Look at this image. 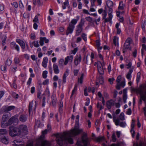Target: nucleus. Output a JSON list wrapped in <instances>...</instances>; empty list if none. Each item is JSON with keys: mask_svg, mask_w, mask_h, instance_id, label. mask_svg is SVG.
Wrapping results in <instances>:
<instances>
[{"mask_svg": "<svg viewBox=\"0 0 146 146\" xmlns=\"http://www.w3.org/2000/svg\"><path fill=\"white\" fill-rule=\"evenodd\" d=\"M137 50H135V51L133 53V55L134 57H135L136 56Z\"/></svg>", "mask_w": 146, "mask_h": 146, "instance_id": "nucleus-63", "label": "nucleus"}, {"mask_svg": "<svg viewBox=\"0 0 146 146\" xmlns=\"http://www.w3.org/2000/svg\"><path fill=\"white\" fill-rule=\"evenodd\" d=\"M137 92L139 93L141 99L146 102V92L143 93L139 90H137Z\"/></svg>", "mask_w": 146, "mask_h": 146, "instance_id": "nucleus-12", "label": "nucleus"}, {"mask_svg": "<svg viewBox=\"0 0 146 146\" xmlns=\"http://www.w3.org/2000/svg\"><path fill=\"white\" fill-rule=\"evenodd\" d=\"M77 90V85L75 86L74 89L73 90L72 92V95H73L76 92Z\"/></svg>", "mask_w": 146, "mask_h": 146, "instance_id": "nucleus-44", "label": "nucleus"}, {"mask_svg": "<svg viewBox=\"0 0 146 146\" xmlns=\"http://www.w3.org/2000/svg\"><path fill=\"white\" fill-rule=\"evenodd\" d=\"M119 38L116 36H115L113 39V43L115 45L117 46H119L118 43Z\"/></svg>", "mask_w": 146, "mask_h": 146, "instance_id": "nucleus-26", "label": "nucleus"}, {"mask_svg": "<svg viewBox=\"0 0 146 146\" xmlns=\"http://www.w3.org/2000/svg\"><path fill=\"white\" fill-rule=\"evenodd\" d=\"M15 108V107L13 106H10L7 107V110L8 111H10L13 109Z\"/></svg>", "mask_w": 146, "mask_h": 146, "instance_id": "nucleus-53", "label": "nucleus"}, {"mask_svg": "<svg viewBox=\"0 0 146 146\" xmlns=\"http://www.w3.org/2000/svg\"><path fill=\"white\" fill-rule=\"evenodd\" d=\"M99 57L101 61H98L95 62L94 65H97L98 72L101 74H104V68L105 64L104 63L103 57L100 54H99Z\"/></svg>", "mask_w": 146, "mask_h": 146, "instance_id": "nucleus-4", "label": "nucleus"}, {"mask_svg": "<svg viewBox=\"0 0 146 146\" xmlns=\"http://www.w3.org/2000/svg\"><path fill=\"white\" fill-rule=\"evenodd\" d=\"M132 41V39L130 38H128L125 41L124 45V49L123 50V52H125V49H127L129 48L130 44Z\"/></svg>", "mask_w": 146, "mask_h": 146, "instance_id": "nucleus-7", "label": "nucleus"}, {"mask_svg": "<svg viewBox=\"0 0 146 146\" xmlns=\"http://www.w3.org/2000/svg\"><path fill=\"white\" fill-rule=\"evenodd\" d=\"M96 44L99 52V53L100 50L102 49V47L100 46V42L99 40H97L96 41Z\"/></svg>", "mask_w": 146, "mask_h": 146, "instance_id": "nucleus-29", "label": "nucleus"}, {"mask_svg": "<svg viewBox=\"0 0 146 146\" xmlns=\"http://www.w3.org/2000/svg\"><path fill=\"white\" fill-rule=\"evenodd\" d=\"M19 7L21 9H23L24 7V6L23 4V3L21 0H20L19 2Z\"/></svg>", "mask_w": 146, "mask_h": 146, "instance_id": "nucleus-46", "label": "nucleus"}, {"mask_svg": "<svg viewBox=\"0 0 146 146\" xmlns=\"http://www.w3.org/2000/svg\"><path fill=\"white\" fill-rule=\"evenodd\" d=\"M73 56L72 55H70L67 56L65 58V61L64 62V65H66L68 62L72 63L73 60Z\"/></svg>", "mask_w": 146, "mask_h": 146, "instance_id": "nucleus-9", "label": "nucleus"}, {"mask_svg": "<svg viewBox=\"0 0 146 146\" xmlns=\"http://www.w3.org/2000/svg\"><path fill=\"white\" fill-rule=\"evenodd\" d=\"M84 60L85 61L86 60V63L87 64H88V56H87L86 57H84Z\"/></svg>", "mask_w": 146, "mask_h": 146, "instance_id": "nucleus-61", "label": "nucleus"}, {"mask_svg": "<svg viewBox=\"0 0 146 146\" xmlns=\"http://www.w3.org/2000/svg\"><path fill=\"white\" fill-rule=\"evenodd\" d=\"M118 9L123 10V3L122 1H120L119 3V6L118 7Z\"/></svg>", "mask_w": 146, "mask_h": 146, "instance_id": "nucleus-36", "label": "nucleus"}, {"mask_svg": "<svg viewBox=\"0 0 146 146\" xmlns=\"http://www.w3.org/2000/svg\"><path fill=\"white\" fill-rule=\"evenodd\" d=\"M27 133V127L25 125H21L19 128L13 127L10 128L9 134L10 135L13 137L21 134L23 135H25Z\"/></svg>", "mask_w": 146, "mask_h": 146, "instance_id": "nucleus-2", "label": "nucleus"}, {"mask_svg": "<svg viewBox=\"0 0 146 146\" xmlns=\"http://www.w3.org/2000/svg\"><path fill=\"white\" fill-rule=\"evenodd\" d=\"M16 41L20 45L22 50V51L23 52H24V50L25 48V42L23 40L19 39H17Z\"/></svg>", "mask_w": 146, "mask_h": 146, "instance_id": "nucleus-11", "label": "nucleus"}, {"mask_svg": "<svg viewBox=\"0 0 146 146\" xmlns=\"http://www.w3.org/2000/svg\"><path fill=\"white\" fill-rule=\"evenodd\" d=\"M82 31V26L80 25H79L77 28L75 36H78L81 33Z\"/></svg>", "mask_w": 146, "mask_h": 146, "instance_id": "nucleus-18", "label": "nucleus"}, {"mask_svg": "<svg viewBox=\"0 0 146 146\" xmlns=\"http://www.w3.org/2000/svg\"><path fill=\"white\" fill-rule=\"evenodd\" d=\"M120 25V24L118 23H117L115 25V27L117 29V33L118 34H119L121 32L120 29L119 28Z\"/></svg>", "mask_w": 146, "mask_h": 146, "instance_id": "nucleus-31", "label": "nucleus"}, {"mask_svg": "<svg viewBox=\"0 0 146 146\" xmlns=\"http://www.w3.org/2000/svg\"><path fill=\"white\" fill-rule=\"evenodd\" d=\"M113 120L115 124L117 125H119L121 127H125L126 125V123L125 122H120L119 119H116L115 117H113Z\"/></svg>", "mask_w": 146, "mask_h": 146, "instance_id": "nucleus-5", "label": "nucleus"}, {"mask_svg": "<svg viewBox=\"0 0 146 146\" xmlns=\"http://www.w3.org/2000/svg\"><path fill=\"white\" fill-rule=\"evenodd\" d=\"M104 138L103 137H98L96 138V140L97 142H100L103 140Z\"/></svg>", "mask_w": 146, "mask_h": 146, "instance_id": "nucleus-54", "label": "nucleus"}, {"mask_svg": "<svg viewBox=\"0 0 146 146\" xmlns=\"http://www.w3.org/2000/svg\"><path fill=\"white\" fill-rule=\"evenodd\" d=\"M119 119L121 120H125V115L124 113L122 112L119 115Z\"/></svg>", "mask_w": 146, "mask_h": 146, "instance_id": "nucleus-37", "label": "nucleus"}, {"mask_svg": "<svg viewBox=\"0 0 146 146\" xmlns=\"http://www.w3.org/2000/svg\"><path fill=\"white\" fill-rule=\"evenodd\" d=\"M78 50V49L77 48H74V49L72 51V53L74 54H75L77 52Z\"/></svg>", "mask_w": 146, "mask_h": 146, "instance_id": "nucleus-59", "label": "nucleus"}, {"mask_svg": "<svg viewBox=\"0 0 146 146\" xmlns=\"http://www.w3.org/2000/svg\"><path fill=\"white\" fill-rule=\"evenodd\" d=\"M135 126V120L133 119L132 120V122L131 126L130 132L131 134L132 137H134L135 135V132L134 130Z\"/></svg>", "mask_w": 146, "mask_h": 146, "instance_id": "nucleus-8", "label": "nucleus"}, {"mask_svg": "<svg viewBox=\"0 0 146 146\" xmlns=\"http://www.w3.org/2000/svg\"><path fill=\"white\" fill-rule=\"evenodd\" d=\"M1 141L3 143L6 144H7L9 142L8 140L5 137L1 139Z\"/></svg>", "mask_w": 146, "mask_h": 146, "instance_id": "nucleus-33", "label": "nucleus"}, {"mask_svg": "<svg viewBox=\"0 0 146 146\" xmlns=\"http://www.w3.org/2000/svg\"><path fill=\"white\" fill-rule=\"evenodd\" d=\"M49 81L48 79H46L43 82V84L44 85H48L49 83Z\"/></svg>", "mask_w": 146, "mask_h": 146, "instance_id": "nucleus-58", "label": "nucleus"}, {"mask_svg": "<svg viewBox=\"0 0 146 146\" xmlns=\"http://www.w3.org/2000/svg\"><path fill=\"white\" fill-rule=\"evenodd\" d=\"M115 79L114 78H112L109 79L108 81L110 84H112L113 83V81L115 80Z\"/></svg>", "mask_w": 146, "mask_h": 146, "instance_id": "nucleus-48", "label": "nucleus"}, {"mask_svg": "<svg viewBox=\"0 0 146 146\" xmlns=\"http://www.w3.org/2000/svg\"><path fill=\"white\" fill-rule=\"evenodd\" d=\"M39 16V15H37L36 16L33 20V21L34 22L38 23V17Z\"/></svg>", "mask_w": 146, "mask_h": 146, "instance_id": "nucleus-52", "label": "nucleus"}, {"mask_svg": "<svg viewBox=\"0 0 146 146\" xmlns=\"http://www.w3.org/2000/svg\"><path fill=\"white\" fill-rule=\"evenodd\" d=\"M81 57L80 54H77L76 56L74 61L75 65L76 66L79 64L81 61Z\"/></svg>", "mask_w": 146, "mask_h": 146, "instance_id": "nucleus-10", "label": "nucleus"}, {"mask_svg": "<svg viewBox=\"0 0 146 146\" xmlns=\"http://www.w3.org/2000/svg\"><path fill=\"white\" fill-rule=\"evenodd\" d=\"M121 76L120 75L117 78V80H116V82L117 83H120V82L121 80Z\"/></svg>", "mask_w": 146, "mask_h": 146, "instance_id": "nucleus-49", "label": "nucleus"}, {"mask_svg": "<svg viewBox=\"0 0 146 146\" xmlns=\"http://www.w3.org/2000/svg\"><path fill=\"white\" fill-rule=\"evenodd\" d=\"M48 72L46 70L44 71L42 74V77L44 78H46L47 76Z\"/></svg>", "mask_w": 146, "mask_h": 146, "instance_id": "nucleus-38", "label": "nucleus"}, {"mask_svg": "<svg viewBox=\"0 0 146 146\" xmlns=\"http://www.w3.org/2000/svg\"><path fill=\"white\" fill-rule=\"evenodd\" d=\"M7 133V131L5 129H0V134H5Z\"/></svg>", "mask_w": 146, "mask_h": 146, "instance_id": "nucleus-42", "label": "nucleus"}, {"mask_svg": "<svg viewBox=\"0 0 146 146\" xmlns=\"http://www.w3.org/2000/svg\"><path fill=\"white\" fill-rule=\"evenodd\" d=\"M11 4L15 8H17L18 7V4L16 2L11 3Z\"/></svg>", "mask_w": 146, "mask_h": 146, "instance_id": "nucleus-45", "label": "nucleus"}, {"mask_svg": "<svg viewBox=\"0 0 146 146\" xmlns=\"http://www.w3.org/2000/svg\"><path fill=\"white\" fill-rule=\"evenodd\" d=\"M132 64L131 62L129 63L127 65H126V68L127 69L130 68Z\"/></svg>", "mask_w": 146, "mask_h": 146, "instance_id": "nucleus-64", "label": "nucleus"}, {"mask_svg": "<svg viewBox=\"0 0 146 146\" xmlns=\"http://www.w3.org/2000/svg\"><path fill=\"white\" fill-rule=\"evenodd\" d=\"M29 44L31 48H32L34 46L36 48L38 47L39 46L38 40L31 42L29 43Z\"/></svg>", "mask_w": 146, "mask_h": 146, "instance_id": "nucleus-16", "label": "nucleus"}, {"mask_svg": "<svg viewBox=\"0 0 146 146\" xmlns=\"http://www.w3.org/2000/svg\"><path fill=\"white\" fill-rule=\"evenodd\" d=\"M76 18V19H73L71 20V22L69 24V25H71L74 26V25L77 23L79 19V17L78 16H77Z\"/></svg>", "mask_w": 146, "mask_h": 146, "instance_id": "nucleus-23", "label": "nucleus"}, {"mask_svg": "<svg viewBox=\"0 0 146 146\" xmlns=\"http://www.w3.org/2000/svg\"><path fill=\"white\" fill-rule=\"evenodd\" d=\"M52 105L54 106L56 102V98L54 95H53L52 97Z\"/></svg>", "mask_w": 146, "mask_h": 146, "instance_id": "nucleus-27", "label": "nucleus"}, {"mask_svg": "<svg viewBox=\"0 0 146 146\" xmlns=\"http://www.w3.org/2000/svg\"><path fill=\"white\" fill-rule=\"evenodd\" d=\"M102 15L103 16V19H105V22H107L108 21V19L106 18V16L107 15V10H104L102 13Z\"/></svg>", "mask_w": 146, "mask_h": 146, "instance_id": "nucleus-25", "label": "nucleus"}, {"mask_svg": "<svg viewBox=\"0 0 146 146\" xmlns=\"http://www.w3.org/2000/svg\"><path fill=\"white\" fill-rule=\"evenodd\" d=\"M114 104V102L113 101L110 100L108 101L107 102V106L109 109H110L111 107L113 106Z\"/></svg>", "mask_w": 146, "mask_h": 146, "instance_id": "nucleus-21", "label": "nucleus"}, {"mask_svg": "<svg viewBox=\"0 0 146 146\" xmlns=\"http://www.w3.org/2000/svg\"><path fill=\"white\" fill-rule=\"evenodd\" d=\"M109 18L108 19V21H111L112 19L113 15L111 13H109L108 14Z\"/></svg>", "mask_w": 146, "mask_h": 146, "instance_id": "nucleus-51", "label": "nucleus"}, {"mask_svg": "<svg viewBox=\"0 0 146 146\" xmlns=\"http://www.w3.org/2000/svg\"><path fill=\"white\" fill-rule=\"evenodd\" d=\"M27 119V118L24 115H21L20 117V120L22 122H25Z\"/></svg>", "mask_w": 146, "mask_h": 146, "instance_id": "nucleus-35", "label": "nucleus"}, {"mask_svg": "<svg viewBox=\"0 0 146 146\" xmlns=\"http://www.w3.org/2000/svg\"><path fill=\"white\" fill-rule=\"evenodd\" d=\"M11 46L12 48H15L19 52L20 51V47L19 46L16 44L15 42H12L11 44Z\"/></svg>", "mask_w": 146, "mask_h": 146, "instance_id": "nucleus-14", "label": "nucleus"}, {"mask_svg": "<svg viewBox=\"0 0 146 146\" xmlns=\"http://www.w3.org/2000/svg\"><path fill=\"white\" fill-rule=\"evenodd\" d=\"M82 141L84 146H86L88 143V140L86 134H85L83 136L82 139Z\"/></svg>", "mask_w": 146, "mask_h": 146, "instance_id": "nucleus-20", "label": "nucleus"}, {"mask_svg": "<svg viewBox=\"0 0 146 146\" xmlns=\"http://www.w3.org/2000/svg\"><path fill=\"white\" fill-rule=\"evenodd\" d=\"M47 130L46 129L45 130L42 132V135L41 136L40 138V139H42L44 137V135L45 134L47 133Z\"/></svg>", "mask_w": 146, "mask_h": 146, "instance_id": "nucleus-41", "label": "nucleus"}, {"mask_svg": "<svg viewBox=\"0 0 146 146\" xmlns=\"http://www.w3.org/2000/svg\"><path fill=\"white\" fill-rule=\"evenodd\" d=\"M97 81L101 84H102L103 83V79L102 76H100L98 78Z\"/></svg>", "mask_w": 146, "mask_h": 146, "instance_id": "nucleus-43", "label": "nucleus"}, {"mask_svg": "<svg viewBox=\"0 0 146 146\" xmlns=\"http://www.w3.org/2000/svg\"><path fill=\"white\" fill-rule=\"evenodd\" d=\"M112 139L113 142H115L116 141V138L115 136V133H113L112 135Z\"/></svg>", "mask_w": 146, "mask_h": 146, "instance_id": "nucleus-56", "label": "nucleus"}, {"mask_svg": "<svg viewBox=\"0 0 146 146\" xmlns=\"http://www.w3.org/2000/svg\"><path fill=\"white\" fill-rule=\"evenodd\" d=\"M84 76V74L82 73L81 74V76L80 78L78 79V84H82L83 82V80Z\"/></svg>", "mask_w": 146, "mask_h": 146, "instance_id": "nucleus-28", "label": "nucleus"}, {"mask_svg": "<svg viewBox=\"0 0 146 146\" xmlns=\"http://www.w3.org/2000/svg\"><path fill=\"white\" fill-rule=\"evenodd\" d=\"M36 106V101H33L31 102L29 105V113L31 111H35Z\"/></svg>", "mask_w": 146, "mask_h": 146, "instance_id": "nucleus-6", "label": "nucleus"}, {"mask_svg": "<svg viewBox=\"0 0 146 146\" xmlns=\"http://www.w3.org/2000/svg\"><path fill=\"white\" fill-rule=\"evenodd\" d=\"M106 4L108 7H112L113 6V3L111 1L108 0L106 2Z\"/></svg>", "mask_w": 146, "mask_h": 146, "instance_id": "nucleus-30", "label": "nucleus"}, {"mask_svg": "<svg viewBox=\"0 0 146 146\" xmlns=\"http://www.w3.org/2000/svg\"><path fill=\"white\" fill-rule=\"evenodd\" d=\"M145 51H146V46L144 44H142V48L141 49L142 54H143Z\"/></svg>", "mask_w": 146, "mask_h": 146, "instance_id": "nucleus-40", "label": "nucleus"}, {"mask_svg": "<svg viewBox=\"0 0 146 146\" xmlns=\"http://www.w3.org/2000/svg\"><path fill=\"white\" fill-rule=\"evenodd\" d=\"M35 91V88L34 86L32 87L31 88V94L34 93Z\"/></svg>", "mask_w": 146, "mask_h": 146, "instance_id": "nucleus-55", "label": "nucleus"}, {"mask_svg": "<svg viewBox=\"0 0 146 146\" xmlns=\"http://www.w3.org/2000/svg\"><path fill=\"white\" fill-rule=\"evenodd\" d=\"M81 36L83 39L85 41H87L86 35L85 34L83 33L82 34Z\"/></svg>", "mask_w": 146, "mask_h": 146, "instance_id": "nucleus-50", "label": "nucleus"}, {"mask_svg": "<svg viewBox=\"0 0 146 146\" xmlns=\"http://www.w3.org/2000/svg\"><path fill=\"white\" fill-rule=\"evenodd\" d=\"M79 115H77L76 117V123L74 128L70 131L64 132L63 134H58L56 135L57 140L59 144L60 142L63 140L67 141L71 144L73 143L72 137L82 132V129L79 128Z\"/></svg>", "mask_w": 146, "mask_h": 146, "instance_id": "nucleus-1", "label": "nucleus"}, {"mask_svg": "<svg viewBox=\"0 0 146 146\" xmlns=\"http://www.w3.org/2000/svg\"><path fill=\"white\" fill-rule=\"evenodd\" d=\"M44 42L45 43H47L48 42L49 40L46 37H40V38L39 43L41 46H42L44 44Z\"/></svg>", "mask_w": 146, "mask_h": 146, "instance_id": "nucleus-17", "label": "nucleus"}, {"mask_svg": "<svg viewBox=\"0 0 146 146\" xmlns=\"http://www.w3.org/2000/svg\"><path fill=\"white\" fill-rule=\"evenodd\" d=\"M64 60L63 59L61 58L60 59L58 62V65L60 67L63 66L64 65Z\"/></svg>", "mask_w": 146, "mask_h": 146, "instance_id": "nucleus-34", "label": "nucleus"}, {"mask_svg": "<svg viewBox=\"0 0 146 146\" xmlns=\"http://www.w3.org/2000/svg\"><path fill=\"white\" fill-rule=\"evenodd\" d=\"M75 27L71 25H69L67 29L66 34L68 35L69 33H72L74 30Z\"/></svg>", "mask_w": 146, "mask_h": 146, "instance_id": "nucleus-15", "label": "nucleus"}, {"mask_svg": "<svg viewBox=\"0 0 146 146\" xmlns=\"http://www.w3.org/2000/svg\"><path fill=\"white\" fill-rule=\"evenodd\" d=\"M14 143V145L15 146L19 145V143L20 142V141H19L17 140H15L13 141Z\"/></svg>", "mask_w": 146, "mask_h": 146, "instance_id": "nucleus-57", "label": "nucleus"}, {"mask_svg": "<svg viewBox=\"0 0 146 146\" xmlns=\"http://www.w3.org/2000/svg\"><path fill=\"white\" fill-rule=\"evenodd\" d=\"M69 72V70L67 69L66 70L65 72L64 73L63 76V83H65L66 82V78L67 77L68 75Z\"/></svg>", "mask_w": 146, "mask_h": 146, "instance_id": "nucleus-13", "label": "nucleus"}, {"mask_svg": "<svg viewBox=\"0 0 146 146\" xmlns=\"http://www.w3.org/2000/svg\"><path fill=\"white\" fill-rule=\"evenodd\" d=\"M15 63L18 64L19 62V58L17 57H16L15 58Z\"/></svg>", "mask_w": 146, "mask_h": 146, "instance_id": "nucleus-60", "label": "nucleus"}, {"mask_svg": "<svg viewBox=\"0 0 146 146\" xmlns=\"http://www.w3.org/2000/svg\"><path fill=\"white\" fill-rule=\"evenodd\" d=\"M88 92H92L93 94L94 92V88L93 87L91 88L90 87H89L88 88Z\"/></svg>", "mask_w": 146, "mask_h": 146, "instance_id": "nucleus-39", "label": "nucleus"}, {"mask_svg": "<svg viewBox=\"0 0 146 146\" xmlns=\"http://www.w3.org/2000/svg\"><path fill=\"white\" fill-rule=\"evenodd\" d=\"M133 72V70L131 69H130L128 73L127 74L126 77L129 80H131V74Z\"/></svg>", "mask_w": 146, "mask_h": 146, "instance_id": "nucleus-32", "label": "nucleus"}, {"mask_svg": "<svg viewBox=\"0 0 146 146\" xmlns=\"http://www.w3.org/2000/svg\"><path fill=\"white\" fill-rule=\"evenodd\" d=\"M8 115L9 114L7 113L3 115L2 118V121L1 125V126L2 127L8 126L11 124L13 122L15 123V122L18 121V119L16 118L15 117H13L9 119L8 123H7V120L9 117Z\"/></svg>", "mask_w": 146, "mask_h": 146, "instance_id": "nucleus-3", "label": "nucleus"}, {"mask_svg": "<svg viewBox=\"0 0 146 146\" xmlns=\"http://www.w3.org/2000/svg\"><path fill=\"white\" fill-rule=\"evenodd\" d=\"M12 63L11 60L10 59H8L6 62V64L8 66L10 65Z\"/></svg>", "mask_w": 146, "mask_h": 146, "instance_id": "nucleus-47", "label": "nucleus"}, {"mask_svg": "<svg viewBox=\"0 0 146 146\" xmlns=\"http://www.w3.org/2000/svg\"><path fill=\"white\" fill-rule=\"evenodd\" d=\"M123 101L124 103L126 102V100L127 99V90L125 89L123 91Z\"/></svg>", "mask_w": 146, "mask_h": 146, "instance_id": "nucleus-24", "label": "nucleus"}, {"mask_svg": "<svg viewBox=\"0 0 146 146\" xmlns=\"http://www.w3.org/2000/svg\"><path fill=\"white\" fill-rule=\"evenodd\" d=\"M48 61V59L47 57H45L43 58V61L42 63V65L43 67L46 68L47 67Z\"/></svg>", "mask_w": 146, "mask_h": 146, "instance_id": "nucleus-19", "label": "nucleus"}, {"mask_svg": "<svg viewBox=\"0 0 146 146\" xmlns=\"http://www.w3.org/2000/svg\"><path fill=\"white\" fill-rule=\"evenodd\" d=\"M53 68L54 73L58 74L59 73V70L58 66L56 64H54L53 66Z\"/></svg>", "mask_w": 146, "mask_h": 146, "instance_id": "nucleus-22", "label": "nucleus"}, {"mask_svg": "<svg viewBox=\"0 0 146 146\" xmlns=\"http://www.w3.org/2000/svg\"><path fill=\"white\" fill-rule=\"evenodd\" d=\"M140 75V72H138L137 74V82H138L139 80Z\"/></svg>", "mask_w": 146, "mask_h": 146, "instance_id": "nucleus-62", "label": "nucleus"}]
</instances>
